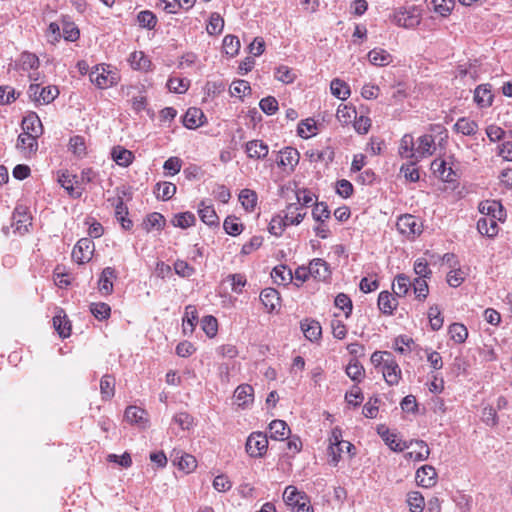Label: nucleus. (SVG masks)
<instances>
[{"label": "nucleus", "mask_w": 512, "mask_h": 512, "mask_svg": "<svg viewBox=\"0 0 512 512\" xmlns=\"http://www.w3.org/2000/svg\"><path fill=\"white\" fill-rule=\"evenodd\" d=\"M59 95V90L56 86L42 87L39 92V104H49Z\"/></svg>", "instance_id": "338daca9"}, {"label": "nucleus", "mask_w": 512, "mask_h": 512, "mask_svg": "<svg viewBox=\"0 0 512 512\" xmlns=\"http://www.w3.org/2000/svg\"><path fill=\"white\" fill-rule=\"evenodd\" d=\"M112 159L119 165L123 167L129 166L133 159L134 155L130 150H127L121 146L114 147L111 152Z\"/></svg>", "instance_id": "f704fd0d"}, {"label": "nucleus", "mask_w": 512, "mask_h": 512, "mask_svg": "<svg viewBox=\"0 0 512 512\" xmlns=\"http://www.w3.org/2000/svg\"><path fill=\"white\" fill-rule=\"evenodd\" d=\"M434 149V138L432 135L425 134L418 138L416 153L419 157L431 156Z\"/></svg>", "instance_id": "e433bc0d"}, {"label": "nucleus", "mask_w": 512, "mask_h": 512, "mask_svg": "<svg viewBox=\"0 0 512 512\" xmlns=\"http://www.w3.org/2000/svg\"><path fill=\"white\" fill-rule=\"evenodd\" d=\"M286 226H288V222H286L283 216L279 214L271 219L268 231L270 234L279 237L284 232Z\"/></svg>", "instance_id": "4d7b16f0"}, {"label": "nucleus", "mask_w": 512, "mask_h": 512, "mask_svg": "<svg viewBox=\"0 0 512 512\" xmlns=\"http://www.w3.org/2000/svg\"><path fill=\"white\" fill-rule=\"evenodd\" d=\"M198 322V313L193 305H188L185 308L184 317L182 320L183 333L185 335L192 334Z\"/></svg>", "instance_id": "b1692460"}, {"label": "nucleus", "mask_w": 512, "mask_h": 512, "mask_svg": "<svg viewBox=\"0 0 512 512\" xmlns=\"http://www.w3.org/2000/svg\"><path fill=\"white\" fill-rule=\"evenodd\" d=\"M225 232L231 236H237L243 231V225L238 222L235 216H227L223 223Z\"/></svg>", "instance_id": "13d9d810"}, {"label": "nucleus", "mask_w": 512, "mask_h": 512, "mask_svg": "<svg viewBox=\"0 0 512 512\" xmlns=\"http://www.w3.org/2000/svg\"><path fill=\"white\" fill-rule=\"evenodd\" d=\"M254 389L249 384H241L234 391V398L239 407H246L253 402Z\"/></svg>", "instance_id": "412c9836"}, {"label": "nucleus", "mask_w": 512, "mask_h": 512, "mask_svg": "<svg viewBox=\"0 0 512 512\" xmlns=\"http://www.w3.org/2000/svg\"><path fill=\"white\" fill-rule=\"evenodd\" d=\"M202 329L205 334L212 338L217 334L218 322L217 319L212 315L204 316L201 320Z\"/></svg>", "instance_id": "052dcab7"}, {"label": "nucleus", "mask_w": 512, "mask_h": 512, "mask_svg": "<svg viewBox=\"0 0 512 512\" xmlns=\"http://www.w3.org/2000/svg\"><path fill=\"white\" fill-rule=\"evenodd\" d=\"M116 278L117 273L113 267L104 268L98 280L99 292L102 295H110L113 292V280Z\"/></svg>", "instance_id": "dca6fc26"}, {"label": "nucleus", "mask_w": 512, "mask_h": 512, "mask_svg": "<svg viewBox=\"0 0 512 512\" xmlns=\"http://www.w3.org/2000/svg\"><path fill=\"white\" fill-rule=\"evenodd\" d=\"M306 155L308 156L309 160L311 162H319V161H325V162H331L334 159V151L330 148H326L325 150H311L307 151Z\"/></svg>", "instance_id": "864d4df0"}, {"label": "nucleus", "mask_w": 512, "mask_h": 512, "mask_svg": "<svg viewBox=\"0 0 512 512\" xmlns=\"http://www.w3.org/2000/svg\"><path fill=\"white\" fill-rule=\"evenodd\" d=\"M224 28V20L219 13L213 12L209 17L206 30L209 35H217L222 32Z\"/></svg>", "instance_id": "09e8293b"}, {"label": "nucleus", "mask_w": 512, "mask_h": 512, "mask_svg": "<svg viewBox=\"0 0 512 512\" xmlns=\"http://www.w3.org/2000/svg\"><path fill=\"white\" fill-rule=\"evenodd\" d=\"M316 123L313 119L302 120L298 124L297 133L301 138H309L314 135L316 130Z\"/></svg>", "instance_id": "69168bd1"}, {"label": "nucleus", "mask_w": 512, "mask_h": 512, "mask_svg": "<svg viewBox=\"0 0 512 512\" xmlns=\"http://www.w3.org/2000/svg\"><path fill=\"white\" fill-rule=\"evenodd\" d=\"M412 282L405 274H398L393 282V292L397 297H404L409 292Z\"/></svg>", "instance_id": "c9c22d12"}, {"label": "nucleus", "mask_w": 512, "mask_h": 512, "mask_svg": "<svg viewBox=\"0 0 512 512\" xmlns=\"http://www.w3.org/2000/svg\"><path fill=\"white\" fill-rule=\"evenodd\" d=\"M260 301L268 313H272L278 306H280L279 292L271 287L265 288L260 293Z\"/></svg>", "instance_id": "f3484780"}, {"label": "nucleus", "mask_w": 512, "mask_h": 512, "mask_svg": "<svg viewBox=\"0 0 512 512\" xmlns=\"http://www.w3.org/2000/svg\"><path fill=\"white\" fill-rule=\"evenodd\" d=\"M382 374L389 386H394L399 383L401 379V369L393 355L386 360L385 365L382 367Z\"/></svg>", "instance_id": "1a4fd4ad"}, {"label": "nucleus", "mask_w": 512, "mask_h": 512, "mask_svg": "<svg viewBox=\"0 0 512 512\" xmlns=\"http://www.w3.org/2000/svg\"><path fill=\"white\" fill-rule=\"evenodd\" d=\"M245 152L250 159L263 160L269 153V147L262 140L255 139L246 143Z\"/></svg>", "instance_id": "ddd939ff"}, {"label": "nucleus", "mask_w": 512, "mask_h": 512, "mask_svg": "<svg viewBox=\"0 0 512 512\" xmlns=\"http://www.w3.org/2000/svg\"><path fill=\"white\" fill-rule=\"evenodd\" d=\"M377 433L380 435L385 444L395 452H401L408 448L406 442L397 439L396 434L391 433L385 425H379L377 427Z\"/></svg>", "instance_id": "9d476101"}, {"label": "nucleus", "mask_w": 512, "mask_h": 512, "mask_svg": "<svg viewBox=\"0 0 512 512\" xmlns=\"http://www.w3.org/2000/svg\"><path fill=\"white\" fill-rule=\"evenodd\" d=\"M173 267L175 273L182 278H189L196 272L195 268L192 267L188 262L180 259L174 262Z\"/></svg>", "instance_id": "680f3d73"}, {"label": "nucleus", "mask_w": 512, "mask_h": 512, "mask_svg": "<svg viewBox=\"0 0 512 512\" xmlns=\"http://www.w3.org/2000/svg\"><path fill=\"white\" fill-rule=\"evenodd\" d=\"M95 245L89 238L80 239L73 248L72 259L78 264H84L91 260Z\"/></svg>", "instance_id": "423d86ee"}, {"label": "nucleus", "mask_w": 512, "mask_h": 512, "mask_svg": "<svg viewBox=\"0 0 512 512\" xmlns=\"http://www.w3.org/2000/svg\"><path fill=\"white\" fill-rule=\"evenodd\" d=\"M145 415V411L137 406H129L126 408L124 417L131 424L141 423Z\"/></svg>", "instance_id": "0e129e2a"}, {"label": "nucleus", "mask_w": 512, "mask_h": 512, "mask_svg": "<svg viewBox=\"0 0 512 512\" xmlns=\"http://www.w3.org/2000/svg\"><path fill=\"white\" fill-rule=\"evenodd\" d=\"M75 178V175H71L68 171H66L59 176L58 182L60 183L61 187H63L67 191L69 196H71L74 199H78L82 196L83 190H80L73 186V179Z\"/></svg>", "instance_id": "c85d7f7f"}, {"label": "nucleus", "mask_w": 512, "mask_h": 512, "mask_svg": "<svg viewBox=\"0 0 512 512\" xmlns=\"http://www.w3.org/2000/svg\"><path fill=\"white\" fill-rule=\"evenodd\" d=\"M90 311L93 316L100 321L108 319L111 314L110 306L104 302L92 303L90 305Z\"/></svg>", "instance_id": "6e6d98bb"}, {"label": "nucleus", "mask_w": 512, "mask_h": 512, "mask_svg": "<svg viewBox=\"0 0 512 512\" xmlns=\"http://www.w3.org/2000/svg\"><path fill=\"white\" fill-rule=\"evenodd\" d=\"M62 37L66 41L75 42L79 39L80 31L78 27L73 23L69 21H64L62 26Z\"/></svg>", "instance_id": "e2e57ef3"}, {"label": "nucleus", "mask_w": 512, "mask_h": 512, "mask_svg": "<svg viewBox=\"0 0 512 512\" xmlns=\"http://www.w3.org/2000/svg\"><path fill=\"white\" fill-rule=\"evenodd\" d=\"M450 338L458 344L464 343L468 337V330L461 323H453L449 326Z\"/></svg>", "instance_id": "c03bdc74"}, {"label": "nucleus", "mask_w": 512, "mask_h": 512, "mask_svg": "<svg viewBox=\"0 0 512 512\" xmlns=\"http://www.w3.org/2000/svg\"><path fill=\"white\" fill-rule=\"evenodd\" d=\"M310 276L319 280L326 281L331 276V270L329 264L321 259L315 258L309 263Z\"/></svg>", "instance_id": "4468645a"}, {"label": "nucleus", "mask_w": 512, "mask_h": 512, "mask_svg": "<svg viewBox=\"0 0 512 512\" xmlns=\"http://www.w3.org/2000/svg\"><path fill=\"white\" fill-rule=\"evenodd\" d=\"M493 97L490 84H481L474 91V101L482 108L491 106Z\"/></svg>", "instance_id": "aec40b11"}, {"label": "nucleus", "mask_w": 512, "mask_h": 512, "mask_svg": "<svg viewBox=\"0 0 512 512\" xmlns=\"http://www.w3.org/2000/svg\"><path fill=\"white\" fill-rule=\"evenodd\" d=\"M11 225L14 227L15 232L20 235L28 232V226L31 225V216L27 207L20 205L15 208L12 214Z\"/></svg>", "instance_id": "0eeeda50"}, {"label": "nucleus", "mask_w": 512, "mask_h": 512, "mask_svg": "<svg viewBox=\"0 0 512 512\" xmlns=\"http://www.w3.org/2000/svg\"><path fill=\"white\" fill-rule=\"evenodd\" d=\"M205 119L200 108L190 107L183 117V125L188 129H196L204 124Z\"/></svg>", "instance_id": "a211bd4d"}, {"label": "nucleus", "mask_w": 512, "mask_h": 512, "mask_svg": "<svg viewBox=\"0 0 512 512\" xmlns=\"http://www.w3.org/2000/svg\"><path fill=\"white\" fill-rule=\"evenodd\" d=\"M53 325L61 338H67L71 335V323L66 315L54 316Z\"/></svg>", "instance_id": "ea45409f"}, {"label": "nucleus", "mask_w": 512, "mask_h": 512, "mask_svg": "<svg viewBox=\"0 0 512 512\" xmlns=\"http://www.w3.org/2000/svg\"><path fill=\"white\" fill-rule=\"evenodd\" d=\"M330 90L333 96L341 100H345L350 96L349 86L338 78L331 81Z\"/></svg>", "instance_id": "a19ab883"}, {"label": "nucleus", "mask_w": 512, "mask_h": 512, "mask_svg": "<svg viewBox=\"0 0 512 512\" xmlns=\"http://www.w3.org/2000/svg\"><path fill=\"white\" fill-rule=\"evenodd\" d=\"M270 438L274 440H284L290 433V428L283 420H273L269 424Z\"/></svg>", "instance_id": "cd10ccee"}, {"label": "nucleus", "mask_w": 512, "mask_h": 512, "mask_svg": "<svg viewBox=\"0 0 512 512\" xmlns=\"http://www.w3.org/2000/svg\"><path fill=\"white\" fill-rule=\"evenodd\" d=\"M196 217L193 213L187 211L175 214L172 219V224L175 227H179L182 229H186L188 227H191L195 224Z\"/></svg>", "instance_id": "79ce46f5"}, {"label": "nucleus", "mask_w": 512, "mask_h": 512, "mask_svg": "<svg viewBox=\"0 0 512 512\" xmlns=\"http://www.w3.org/2000/svg\"><path fill=\"white\" fill-rule=\"evenodd\" d=\"M90 81L100 89H106L115 85L118 81V75L115 71L109 69L105 64L96 65L89 74Z\"/></svg>", "instance_id": "f257e3e1"}, {"label": "nucleus", "mask_w": 512, "mask_h": 512, "mask_svg": "<svg viewBox=\"0 0 512 512\" xmlns=\"http://www.w3.org/2000/svg\"><path fill=\"white\" fill-rule=\"evenodd\" d=\"M198 214L201 221L206 225L210 227L219 225V217L212 205H206L205 202L202 201L198 208Z\"/></svg>", "instance_id": "5701e85b"}, {"label": "nucleus", "mask_w": 512, "mask_h": 512, "mask_svg": "<svg viewBox=\"0 0 512 512\" xmlns=\"http://www.w3.org/2000/svg\"><path fill=\"white\" fill-rule=\"evenodd\" d=\"M394 22L404 28H414L420 24L421 14L416 6L399 8L393 17Z\"/></svg>", "instance_id": "7ed1b4c3"}, {"label": "nucleus", "mask_w": 512, "mask_h": 512, "mask_svg": "<svg viewBox=\"0 0 512 512\" xmlns=\"http://www.w3.org/2000/svg\"><path fill=\"white\" fill-rule=\"evenodd\" d=\"M240 49V41L237 36L226 35L223 39V50L225 54L234 57L238 54Z\"/></svg>", "instance_id": "3c124183"}, {"label": "nucleus", "mask_w": 512, "mask_h": 512, "mask_svg": "<svg viewBox=\"0 0 512 512\" xmlns=\"http://www.w3.org/2000/svg\"><path fill=\"white\" fill-rule=\"evenodd\" d=\"M368 60L374 66L384 67L389 65L393 61L392 55L382 48H374L369 51Z\"/></svg>", "instance_id": "4be33fe9"}, {"label": "nucleus", "mask_w": 512, "mask_h": 512, "mask_svg": "<svg viewBox=\"0 0 512 512\" xmlns=\"http://www.w3.org/2000/svg\"><path fill=\"white\" fill-rule=\"evenodd\" d=\"M166 85L170 92L182 94L188 90L189 81L183 78L170 77Z\"/></svg>", "instance_id": "bf43d9fd"}, {"label": "nucleus", "mask_w": 512, "mask_h": 512, "mask_svg": "<svg viewBox=\"0 0 512 512\" xmlns=\"http://www.w3.org/2000/svg\"><path fill=\"white\" fill-rule=\"evenodd\" d=\"M129 61L134 69H145L150 65V60L142 51L133 52L129 57Z\"/></svg>", "instance_id": "774afa93"}, {"label": "nucleus", "mask_w": 512, "mask_h": 512, "mask_svg": "<svg viewBox=\"0 0 512 512\" xmlns=\"http://www.w3.org/2000/svg\"><path fill=\"white\" fill-rule=\"evenodd\" d=\"M268 448L267 435L262 432H252L245 444L246 452L254 458L262 457Z\"/></svg>", "instance_id": "20e7f679"}, {"label": "nucleus", "mask_w": 512, "mask_h": 512, "mask_svg": "<svg viewBox=\"0 0 512 512\" xmlns=\"http://www.w3.org/2000/svg\"><path fill=\"white\" fill-rule=\"evenodd\" d=\"M396 227L400 234L409 239H414L422 233L423 225L416 216L404 214L398 218Z\"/></svg>", "instance_id": "f03ea898"}, {"label": "nucleus", "mask_w": 512, "mask_h": 512, "mask_svg": "<svg viewBox=\"0 0 512 512\" xmlns=\"http://www.w3.org/2000/svg\"><path fill=\"white\" fill-rule=\"evenodd\" d=\"M115 377L105 374L100 380V393L104 401L110 400L115 394Z\"/></svg>", "instance_id": "473e14b6"}, {"label": "nucleus", "mask_w": 512, "mask_h": 512, "mask_svg": "<svg viewBox=\"0 0 512 512\" xmlns=\"http://www.w3.org/2000/svg\"><path fill=\"white\" fill-rule=\"evenodd\" d=\"M427 278L417 277L412 282L413 291L416 296V299L423 302L426 300L429 294V287L426 282Z\"/></svg>", "instance_id": "49530a36"}, {"label": "nucleus", "mask_w": 512, "mask_h": 512, "mask_svg": "<svg viewBox=\"0 0 512 512\" xmlns=\"http://www.w3.org/2000/svg\"><path fill=\"white\" fill-rule=\"evenodd\" d=\"M176 185L171 182H159L155 185L154 193L157 199L167 201L176 193Z\"/></svg>", "instance_id": "58836bf2"}, {"label": "nucleus", "mask_w": 512, "mask_h": 512, "mask_svg": "<svg viewBox=\"0 0 512 512\" xmlns=\"http://www.w3.org/2000/svg\"><path fill=\"white\" fill-rule=\"evenodd\" d=\"M271 277L277 285H287L293 280V273L286 265H278L273 268Z\"/></svg>", "instance_id": "c756f323"}, {"label": "nucleus", "mask_w": 512, "mask_h": 512, "mask_svg": "<svg viewBox=\"0 0 512 512\" xmlns=\"http://www.w3.org/2000/svg\"><path fill=\"white\" fill-rule=\"evenodd\" d=\"M40 65L39 58L30 52H23L20 55V66L24 71L37 69Z\"/></svg>", "instance_id": "603ef678"}, {"label": "nucleus", "mask_w": 512, "mask_h": 512, "mask_svg": "<svg viewBox=\"0 0 512 512\" xmlns=\"http://www.w3.org/2000/svg\"><path fill=\"white\" fill-rule=\"evenodd\" d=\"M239 201L246 211H253L257 204V194L250 189H243L239 194Z\"/></svg>", "instance_id": "37998d69"}, {"label": "nucleus", "mask_w": 512, "mask_h": 512, "mask_svg": "<svg viewBox=\"0 0 512 512\" xmlns=\"http://www.w3.org/2000/svg\"><path fill=\"white\" fill-rule=\"evenodd\" d=\"M303 207H300L298 203H290L283 211V218L288 225H298L304 219L306 212H302Z\"/></svg>", "instance_id": "6ab92c4d"}, {"label": "nucleus", "mask_w": 512, "mask_h": 512, "mask_svg": "<svg viewBox=\"0 0 512 512\" xmlns=\"http://www.w3.org/2000/svg\"><path fill=\"white\" fill-rule=\"evenodd\" d=\"M399 154L401 157L405 158H413L415 157L414 151V139L411 134H405L399 146Z\"/></svg>", "instance_id": "a18cd8bd"}, {"label": "nucleus", "mask_w": 512, "mask_h": 512, "mask_svg": "<svg viewBox=\"0 0 512 512\" xmlns=\"http://www.w3.org/2000/svg\"><path fill=\"white\" fill-rule=\"evenodd\" d=\"M342 431L339 428H334L330 437V446H329V455L332 457V462L336 465L342 453V446H345L347 452H350L352 449H355L354 445L348 441H343L342 439Z\"/></svg>", "instance_id": "39448f33"}, {"label": "nucleus", "mask_w": 512, "mask_h": 512, "mask_svg": "<svg viewBox=\"0 0 512 512\" xmlns=\"http://www.w3.org/2000/svg\"><path fill=\"white\" fill-rule=\"evenodd\" d=\"M454 130L457 133H461L465 136H472L476 134L478 130V124L474 120H471L466 117H461L455 123Z\"/></svg>", "instance_id": "72a5a7b5"}, {"label": "nucleus", "mask_w": 512, "mask_h": 512, "mask_svg": "<svg viewBox=\"0 0 512 512\" xmlns=\"http://www.w3.org/2000/svg\"><path fill=\"white\" fill-rule=\"evenodd\" d=\"M398 302L392 297L388 291L380 292L378 296V307L383 314L392 315L396 309Z\"/></svg>", "instance_id": "7c9ffc66"}, {"label": "nucleus", "mask_w": 512, "mask_h": 512, "mask_svg": "<svg viewBox=\"0 0 512 512\" xmlns=\"http://www.w3.org/2000/svg\"><path fill=\"white\" fill-rule=\"evenodd\" d=\"M69 151L78 159H83L87 155V147L83 136L75 135L69 140Z\"/></svg>", "instance_id": "4c0bfd02"}, {"label": "nucleus", "mask_w": 512, "mask_h": 512, "mask_svg": "<svg viewBox=\"0 0 512 512\" xmlns=\"http://www.w3.org/2000/svg\"><path fill=\"white\" fill-rule=\"evenodd\" d=\"M137 21L140 27L146 29H154L157 24V17L149 10L141 11L137 15Z\"/></svg>", "instance_id": "5fc2aeb1"}, {"label": "nucleus", "mask_w": 512, "mask_h": 512, "mask_svg": "<svg viewBox=\"0 0 512 512\" xmlns=\"http://www.w3.org/2000/svg\"><path fill=\"white\" fill-rule=\"evenodd\" d=\"M21 128L24 133L35 138L40 137L43 133L41 120L35 112H30L23 118Z\"/></svg>", "instance_id": "6e6552de"}, {"label": "nucleus", "mask_w": 512, "mask_h": 512, "mask_svg": "<svg viewBox=\"0 0 512 512\" xmlns=\"http://www.w3.org/2000/svg\"><path fill=\"white\" fill-rule=\"evenodd\" d=\"M300 328L305 338L311 342L318 341L321 338V325L314 319L305 318L300 322Z\"/></svg>", "instance_id": "2eb2a0df"}, {"label": "nucleus", "mask_w": 512, "mask_h": 512, "mask_svg": "<svg viewBox=\"0 0 512 512\" xmlns=\"http://www.w3.org/2000/svg\"><path fill=\"white\" fill-rule=\"evenodd\" d=\"M477 230L481 235L492 238L498 233V224L493 218L482 217L477 222Z\"/></svg>", "instance_id": "2f4dec72"}, {"label": "nucleus", "mask_w": 512, "mask_h": 512, "mask_svg": "<svg viewBox=\"0 0 512 512\" xmlns=\"http://www.w3.org/2000/svg\"><path fill=\"white\" fill-rule=\"evenodd\" d=\"M305 496L302 495L296 487L287 486L283 493L284 502L294 508L301 500H304Z\"/></svg>", "instance_id": "de8ad7c7"}, {"label": "nucleus", "mask_w": 512, "mask_h": 512, "mask_svg": "<svg viewBox=\"0 0 512 512\" xmlns=\"http://www.w3.org/2000/svg\"><path fill=\"white\" fill-rule=\"evenodd\" d=\"M114 205L116 219L120 222L123 229L130 230L133 227V222L127 218L128 207L125 205L123 199L118 197Z\"/></svg>", "instance_id": "bb28decb"}, {"label": "nucleus", "mask_w": 512, "mask_h": 512, "mask_svg": "<svg viewBox=\"0 0 512 512\" xmlns=\"http://www.w3.org/2000/svg\"><path fill=\"white\" fill-rule=\"evenodd\" d=\"M38 138L32 137L24 132H22L18 138L16 143V148L27 158L36 154L38 150Z\"/></svg>", "instance_id": "f8f14e48"}, {"label": "nucleus", "mask_w": 512, "mask_h": 512, "mask_svg": "<svg viewBox=\"0 0 512 512\" xmlns=\"http://www.w3.org/2000/svg\"><path fill=\"white\" fill-rule=\"evenodd\" d=\"M415 479L419 486L430 488L436 484L437 472L433 466L424 465L416 471Z\"/></svg>", "instance_id": "9b49d317"}, {"label": "nucleus", "mask_w": 512, "mask_h": 512, "mask_svg": "<svg viewBox=\"0 0 512 512\" xmlns=\"http://www.w3.org/2000/svg\"><path fill=\"white\" fill-rule=\"evenodd\" d=\"M346 375L355 383H360L365 378V369L356 358H351L345 368Z\"/></svg>", "instance_id": "393cba45"}, {"label": "nucleus", "mask_w": 512, "mask_h": 512, "mask_svg": "<svg viewBox=\"0 0 512 512\" xmlns=\"http://www.w3.org/2000/svg\"><path fill=\"white\" fill-rule=\"evenodd\" d=\"M165 225V218L162 214L153 212L147 215L144 220V226L147 232L152 229L160 230Z\"/></svg>", "instance_id": "8fccbe9b"}, {"label": "nucleus", "mask_w": 512, "mask_h": 512, "mask_svg": "<svg viewBox=\"0 0 512 512\" xmlns=\"http://www.w3.org/2000/svg\"><path fill=\"white\" fill-rule=\"evenodd\" d=\"M280 156L277 160V164L282 167H290L293 169L299 161V153L292 147H286L279 152Z\"/></svg>", "instance_id": "a878e982"}]
</instances>
